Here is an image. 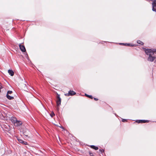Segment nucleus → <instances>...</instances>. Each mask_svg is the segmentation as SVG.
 <instances>
[{
    "instance_id": "obj_10",
    "label": "nucleus",
    "mask_w": 156,
    "mask_h": 156,
    "mask_svg": "<svg viewBox=\"0 0 156 156\" xmlns=\"http://www.w3.org/2000/svg\"><path fill=\"white\" fill-rule=\"evenodd\" d=\"M147 51L145 52V54L147 55H151L152 54V48L151 49H147Z\"/></svg>"
},
{
    "instance_id": "obj_2",
    "label": "nucleus",
    "mask_w": 156,
    "mask_h": 156,
    "mask_svg": "<svg viewBox=\"0 0 156 156\" xmlns=\"http://www.w3.org/2000/svg\"><path fill=\"white\" fill-rule=\"evenodd\" d=\"M56 102L57 104V106H59L61 105V99L60 97V94L58 93H56Z\"/></svg>"
},
{
    "instance_id": "obj_30",
    "label": "nucleus",
    "mask_w": 156,
    "mask_h": 156,
    "mask_svg": "<svg viewBox=\"0 0 156 156\" xmlns=\"http://www.w3.org/2000/svg\"><path fill=\"white\" fill-rule=\"evenodd\" d=\"M106 41H101V43H103L102 42H106Z\"/></svg>"
},
{
    "instance_id": "obj_13",
    "label": "nucleus",
    "mask_w": 156,
    "mask_h": 156,
    "mask_svg": "<svg viewBox=\"0 0 156 156\" xmlns=\"http://www.w3.org/2000/svg\"><path fill=\"white\" fill-rule=\"evenodd\" d=\"M21 132H22L24 134V135L26 137H28V135H27V131L25 129L23 130H21Z\"/></svg>"
},
{
    "instance_id": "obj_25",
    "label": "nucleus",
    "mask_w": 156,
    "mask_h": 156,
    "mask_svg": "<svg viewBox=\"0 0 156 156\" xmlns=\"http://www.w3.org/2000/svg\"><path fill=\"white\" fill-rule=\"evenodd\" d=\"M142 49L145 52L147 50V49H146L144 47H143Z\"/></svg>"
},
{
    "instance_id": "obj_5",
    "label": "nucleus",
    "mask_w": 156,
    "mask_h": 156,
    "mask_svg": "<svg viewBox=\"0 0 156 156\" xmlns=\"http://www.w3.org/2000/svg\"><path fill=\"white\" fill-rule=\"evenodd\" d=\"M156 58V57L155 55L152 54L151 55H149V56L147 58V60L149 61L152 62L155 60Z\"/></svg>"
},
{
    "instance_id": "obj_17",
    "label": "nucleus",
    "mask_w": 156,
    "mask_h": 156,
    "mask_svg": "<svg viewBox=\"0 0 156 156\" xmlns=\"http://www.w3.org/2000/svg\"><path fill=\"white\" fill-rule=\"evenodd\" d=\"M153 55H154V53L156 52V48H152Z\"/></svg>"
},
{
    "instance_id": "obj_18",
    "label": "nucleus",
    "mask_w": 156,
    "mask_h": 156,
    "mask_svg": "<svg viewBox=\"0 0 156 156\" xmlns=\"http://www.w3.org/2000/svg\"><path fill=\"white\" fill-rule=\"evenodd\" d=\"M10 94V90H9L7 92V94L6 95L7 98L9 100H10V95H9V94Z\"/></svg>"
},
{
    "instance_id": "obj_8",
    "label": "nucleus",
    "mask_w": 156,
    "mask_h": 156,
    "mask_svg": "<svg viewBox=\"0 0 156 156\" xmlns=\"http://www.w3.org/2000/svg\"><path fill=\"white\" fill-rule=\"evenodd\" d=\"M149 121H150L149 120L144 119L136 120V122L138 123H148Z\"/></svg>"
},
{
    "instance_id": "obj_21",
    "label": "nucleus",
    "mask_w": 156,
    "mask_h": 156,
    "mask_svg": "<svg viewBox=\"0 0 156 156\" xmlns=\"http://www.w3.org/2000/svg\"><path fill=\"white\" fill-rule=\"evenodd\" d=\"M25 55H26V57L27 58V59L28 60H30L29 58V57H28V54H27V52H26Z\"/></svg>"
},
{
    "instance_id": "obj_23",
    "label": "nucleus",
    "mask_w": 156,
    "mask_h": 156,
    "mask_svg": "<svg viewBox=\"0 0 156 156\" xmlns=\"http://www.w3.org/2000/svg\"><path fill=\"white\" fill-rule=\"evenodd\" d=\"M50 115L51 116V117H52L53 116H54L55 115V113H54V112H52L51 114H50Z\"/></svg>"
},
{
    "instance_id": "obj_35",
    "label": "nucleus",
    "mask_w": 156,
    "mask_h": 156,
    "mask_svg": "<svg viewBox=\"0 0 156 156\" xmlns=\"http://www.w3.org/2000/svg\"><path fill=\"white\" fill-rule=\"evenodd\" d=\"M115 116H118V115H116V114H115Z\"/></svg>"
},
{
    "instance_id": "obj_34",
    "label": "nucleus",
    "mask_w": 156,
    "mask_h": 156,
    "mask_svg": "<svg viewBox=\"0 0 156 156\" xmlns=\"http://www.w3.org/2000/svg\"><path fill=\"white\" fill-rule=\"evenodd\" d=\"M12 90H10V94H11V93H12Z\"/></svg>"
},
{
    "instance_id": "obj_32",
    "label": "nucleus",
    "mask_w": 156,
    "mask_h": 156,
    "mask_svg": "<svg viewBox=\"0 0 156 156\" xmlns=\"http://www.w3.org/2000/svg\"><path fill=\"white\" fill-rule=\"evenodd\" d=\"M10 155H12V152L11 151H10Z\"/></svg>"
},
{
    "instance_id": "obj_15",
    "label": "nucleus",
    "mask_w": 156,
    "mask_h": 156,
    "mask_svg": "<svg viewBox=\"0 0 156 156\" xmlns=\"http://www.w3.org/2000/svg\"><path fill=\"white\" fill-rule=\"evenodd\" d=\"M137 44H141L142 45H143L144 44V43L140 40L137 41Z\"/></svg>"
},
{
    "instance_id": "obj_14",
    "label": "nucleus",
    "mask_w": 156,
    "mask_h": 156,
    "mask_svg": "<svg viewBox=\"0 0 156 156\" xmlns=\"http://www.w3.org/2000/svg\"><path fill=\"white\" fill-rule=\"evenodd\" d=\"M85 95L87 97H88L91 99H93V97L91 95H89L87 94H85Z\"/></svg>"
},
{
    "instance_id": "obj_28",
    "label": "nucleus",
    "mask_w": 156,
    "mask_h": 156,
    "mask_svg": "<svg viewBox=\"0 0 156 156\" xmlns=\"http://www.w3.org/2000/svg\"><path fill=\"white\" fill-rule=\"evenodd\" d=\"M59 106H57L56 109H57V110L58 111H59Z\"/></svg>"
},
{
    "instance_id": "obj_4",
    "label": "nucleus",
    "mask_w": 156,
    "mask_h": 156,
    "mask_svg": "<svg viewBox=\"0 0 156 156\" xmlns=\"http://www.w3.org/2000/svg\"><path fill=\"white\" fill-rule=\"evenodd\" d=\"M4 127V131L7 134V135H9V134L10 133V126L9 125H8V126L5 125Z\"/></svg>"
},
{
    "instance_id": "obj_36",
    "label": "nucleus",
    "mask_w": 156,
    "mask_h": 156,
    "mask_svg": "<svg viewBox=\"0 0 156 156\" xmlns=\"http://www.w3.org/2000/svg\"><path fill=\"white\" fill-rule=\"evenodd\" d=\"M51 103L52 104H53V103H52V101H51Z\"/></svg>"
},
{
    "instance_id": "obj_31",
    "label": "nucleus",
    "mask_w": 156,
    "mask_h": 156,
    "mask_svg": "<svg viewBox=\"0 0 156 156\" xmlns=\"http://www.w3.org/2000/svg\"><path fill=\"white\" fill-rule=\"evenodd\" d=\"M8 73H9V74H10V69H9L8 70Z\"/></svg>"
},
{
    "instance_id": "obj_7",
    "label": "nucleus",
    "mask_w": 156,
    "mask_h": 156,
    "mask_svg": "<svg viewBox=\"0 0 156 156\" xmlns=\"http://www.w3.org/2000/svg\"><path fill=\"white\" fill-rule=\"evenodd\" d=\"M76 94V93L73 90H70L68 93L65 94V95L66 96H73Z\"/></svg>"
},
{
    "instance_id": "obj_16",
    "label": "nucleus",
    "mask_w": 156,
    "mask_h": 156,
    "mask_svg": "<svg viewBox=\"0 0 156 156\" xmlns=\"http://www.w3.org/2000/svg\"><path fill=\"white\" fill-rule=\"evenodd\" d=\"M14 74V73L13 70L11 69H10V76H13Z\"/></svg>"
},
{
    "instance_id": "obj_3",
    "label": "nucleus",
    "mask_w": 156,
    "mask_h": 156,
    "mask_svg": "<svg viewBox=\"0 0 156 156\" xmlns=\"http://www.w3.org/2000/svg\"><path fill=\"white\" fill-rule=\"evenodd\" d=\"M119 45H124V46H131V47H135L136 45H138L137 44L129 43H119Z\"/></svg>"
},
{
    "instance_id": "obj_9",
    "label": "nucleus",
    "mask_w": 156,
    "mask_h": 156,
    "mask_svg": "<svg viewBox=\"0 0 156 156\" xmlns=\"http://www.w3.org/2000/svg\"><path fill=\"white\" fill-rule=\"evenodd\" d=\"M20 49V50L22 52H23L26 53V50L25 48V47L24 45H21V44H20L19 45Z\"/></svg>"
},
{
    "instance_id": "obj_24",
    "label": "nucleus",
    "mask_w": 156,
    "mask_h": 156,
    "mask_svg": "<svg viewBox=\"0 0 156 156\" xmlns=\"http://www.w3.org/2000/svg\"><path fill=\"white\" fill-rule=\"evenodd\" d=\"M122 119V122H126L127 121V119Z\"/></svg>"
},
{
    "instance_id": "obj_29",
    "label": "nucleus",
    "mask_w": 156,
    "mask_h": 156,
    "mask_svg": "<svg viewBox=\"0 0 156 156\" xmlns=\"http://www.w3.org/2000/svg\"><path fill=\"white\" fill-rule=\"evenodd\" d=\"M60 127L61 128H62V129H64V128L63 126H60Z\"/></svg>"
},
{
    "instance_id": "obj_26",
    "label": "nucleus",
    "mask_w": 156,
    "mask_h": 156,
    "mask_svg": "<svg viewBox=\"0 0 156 156\" xmlns=\"http://www.w3.org/2000/svg\"><path fill=\"white\" fill-rule=\"evenodd\" d=\"M94 100L95 101H97L98 100V99L95 98H93Z\"/></svg>"
},
{
    "instance_id": "obj_1",
    "label": "nucleus",
    "mask_w": 156,
    "mask_h": 156,
    "mask_svg": "<svg viewBox=\"0 0 156 156\" xmlns=\"http://www.w3.org/2000/svg\"><path fill=\"white\" fill-rule=\"evenodd\" d=\"M10 121L12 123L16 126H19L22 124L21 121L18 120L14 116H12L10 117Z\"/></svg>"
},
{
    "instance_id": "obj_22",
    "label": "nucleus",
    "mask_w": 156,
    "mask_h": 156,
    "mask_svg": "<svg viewBox=\"0 0 156 156\" xmlns=\"http://www.w3.org/2000/svg\"><path fill=\"white\" fill-rule=\"evenodd\" d=\"M89 154L90 156H95L93 154V153L91 151H89Z\"/></svg>"
},
{
    "instance_id": "obj_6",
    "label": "nucleus",
    "mask_w": 156,
    "mask_h": 156,
    "mask_svg": "<svg viewBox=\"0 0 156 156\" xmlns=\"http://www.w3.org/2000/svg\"><path fill=\"white\" fill-rule=\"evenodd\" d=\"M152 10L156 12V0H154L152 2Z\"/></svg>"
},
{
    "instance_id": "obj_20",
    "label": "nucleus",
    "mask_w": 156,
    "mask_h": 156,
    "mask_svg": "<svg viewBox=\"0 0 156 156\" xmlns=\"http://www.w3.org/2000/svg\"><path fill=\"white\" fill-rule=\"evenodd\" d=\"M99 153H103L104 152L105 150L102 149H99Z\"/></svg>"
},
{
    "instance_id": "obj_27",
    "label": "nucleus",
    "mask_w": 156,
    "mask_h": 156,
    "mask_svg": "<svg viewBox=\"0 0 156 156\" xmlns=\"http://www.w3.org/2000/svg\"><path fill=\"white\" fill-rule=\"evenodd\" d=\"M2 114H1L0 113V119H2Z\"/></svg>"
},
{
    "instance_id": "obj_12",
    "label": "nucleus",
    "mask_w": 156,
    "mask_h": 156,
    "mask_svg": "<svg viewBox=\"0 0 156 156\" xmlns=\"http://www.w3.org/2000/svg\"><path fill=\"white\" fill-rule=\"evenodd\" d=\"M89 147L95 150H97L98 149V146L94 145H90L89 146Z\"/></svg>"
},
{
    "instance_id": "obj_11",
    "label": "nucleus",
    "mask_w": 156,
    "mask_h": 156,
    "mask_svg": "<svg viewBox=\"0 0 156 156\" xmlns=\"http://www.w3.org/2000/svg\"><path fill=\"white\" fill-rule=\"evenodd\" d=\"M18 141L20 143H22L24 145H27V143L26 141H24L20 139L19 138H17Z\"/></svg>"
},
{
    "instance_id": "obj_39",
    "label": "nucleus",
    "mask_w": 156,
    "mask_h": 156,
    "mask_svg": "<svg viewBox=\"0 0 156 156\" xmlns=\"http://www.w3.org/2000/svg\"><path fill=\"white\" fill-rule=\"evenodd\" d=\"M15 94H16V93L15 92Z\"/></svg>"
},
{
    "instance_id": "obj_33",
    "label": "nucleus",
    "mask_w": 156,
    "mask_h": 156,
    "mask_svg": "<svg viewBox=\"0 0 156 156\" xmlns=\"http://www.w3.org/2000/svg\"><path fill=\"white\" fill-rule=\"evenodd\" d=\"M2 88V87L0 86V92H1V89Z\"/></svg>"
},
{
    "instance_id": "obj_37",
    "label": "nucleus",
    "mask_w": 156,
    "mask_h": 156,
    "mask_svg": "<svg viewBox=\"0 0 156 156\" xmlns=\"http://www.w3.org/2000/svg\"><path fill=\"white\" fill-rule=\"evenodd\" d=\"M13 156H16V155H14Z\"/></svg>"
},
{
    "instance_id": "obj_38",
    "label": "nucleus",
    "mask_w": 156,
    "mask_h": 156,
    "mask_svg": "<svg viewBox=\"0 0 156 156\" xmlns=\"http://www.w3.org/2000/svg\"><path fill=\"white\" fill-rule=\"evenodd\" d=\"M14 28L13 27H12V29H14Z\"/></svg>"
},
{
    "instance_id": "obj_19",
    "label": "nucleus",
    "mask_w": 156,
    "mask_h": 156,
    "mask_svg": "<svg viewBox=\"0 0 156 156\" xmlns=\"http://www.w3.org/2000/svg\"><path fill=\"white\" fill-rule=\"evenodd\" d=\"M17 96L16 94H14V96H10V100L13 99L14 98H16Z\"/></svg>"
}]
</instances>
